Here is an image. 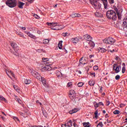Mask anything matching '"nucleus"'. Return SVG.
Returning a JSON list of instances; mask_svg holds the SVG:
<instances>
[{"mask_svg": "<svg viewBox=\"0 0 127 127\" xmlns=\"http://www.w3.org/2000/svg\"><path fill=\"white\" fill-rule=\"evenodd\" d=\"M114 10H108L106 13V16L108 19H112V20H117L118 17V19H122V13L118 10V8L115 7ZM116 12L117 13H116ZM117 14L118 17L117 16Z\"/></svg>", "mask_w": 127, "mask_h": 127, "instance_id": "1", "label": "nucleus"}, {"mask_svg": "<svg viewBox=\"0 0 127 127\" xmlns=\"http://www.w3.org/2000/svg\"><path fill=\"white\" fill-rule=\"evenodd\" d=\"M90 1L94 9L104 11V9L102 8V4L98 2V0H90Z\"/></svg>", "mask_w": 127, "mask_h": 127, "instance_id": "2", "label": "nucleus"}, {"mask_svg": "<svg viewBox=\"0 0 127 127\" xmlns=\"http://www.w3.org/2000/svg\"><path fill=\"white\" fill-rule=\"evenodd\" d=\"M31 73L32 76L35 77V78H36L38 80H39V81H41V82L43 83V85H44V86L46 85V80L44 77L41 76L40 74H39L38 72L35 70H32Z\"/></svg>", "mask_w": 127, "mask_h": 127, "instance_id": "3", "label": "nucleus"}, {"mask_svg": "<svg viewBox=\"0 0 127 127\" xmlns=\"http://www.w3.org/2000/svg\"><path fill=\"white\" fill-rule=\"evenodd\" d=\"M5 3L9 7L13 8L16 6L17 1L16 0H7Z\"/></svg>", "mask_w": 127, "mask_h": 127, "instance_id": "4", "label": "nucleus"}, {"mask_svg": "<svg viewBox=\"0 0 127 127\" xmlns=\"http://www.w3.org/2000/svg\"><path fill=\"white\" fill-rule=\"evenodd\" d=\"M11 46L14 49V54L16 56H18L19 53V49H18V47L17 46V44L15 43H11Z\"/></svg>", "mask_w": 127, "mask_h": 127, "instance_id": "5", "label": "nucleus"}, {"mask_svg": "<svg viewBox=\"0 0 127 127\" xmlns=\"http://www.w3.org/2000/svg\"><path fill=\"white\" fill-rule=\"evenodd\" d=\"M84 45L86 49H88V48H94L95 47V43L91 41H89V42H85L84 43Z\"/></svg>", "mask_w": 127, "mask_h": 127, "instance_id": "6", "label": "nucleus"}, {"mask_svg": "<svg viewBox=\"0 0 127 127\" xmlns=\"http://www.w3.org/2000/svg\"><path fill=\"white\" fill-rule=\"evenodd\" d=\"M120 29L124 30V31L127 32V16L123 20V24L122 27H119Z\"/></svg>", "mask_w": 127, "mask_h": 127, "instance_id": "7", "label": "nucleus"}, {"mask_svg": "<svg viewBox=\"0 0 127 127\" xmlns=\"http://www.w3.org/2000/svg\"><path fill=\"white\" fill-rule=\"evenodd\" d=\"M42 64L43 65H46V66H50V65H52L53 63H52L51 61L49 60L48 58H42Z\"/></svg>", "mask_w": 127, "mask_h": 127, "instance_id": "8", "label": "nucleus"}, {"mask_svg": "<svg viewBox=\"0 0 127 127\" xmlns=\"http://www.w3.org/2000/svg\"><path fill=\"white\" fill-rule=\"evenodd\" d=\"M103 42L106 44H110L111 45H112V44H114V43L116 42V40H115L114 38L110 37L104 39Z\"/></svg>", "mask_w": 127, "mask_h": 127, "instance_id": "9", "label": "nucleus"}, {"mask_svg": "<svg viewBox=\"0 0 127 127\" xmlns=\"http://www.w3.org/2000/svg\"><path fill=\"white\" fill-rule=\"evenodd\" d=\"M121 69L122 66H121V65H118V64H115L113 65V70L115 71V73H116V74H118V73H120Z\"/></svg>", "mask_w": 127, "mask_h": 127, "instance_id": "10", "label": "nucleus"}, {"mask_svg": "<svg viewBox=\"0 0 127 127\" xmlns=\"http://www.w3.org/2000/svg\"><path fill=\"white\" fill-rule=\"evenodd\" d=\"M48 26H50L53 30H56V27L57 26V25L58 24V23L56 22H47V23Z\"/></svg>", "mask_w": 127, "mask_h": 127, "instance_id": "11", "label": "nucleus"}, {"mask_svg": "<svg viewBox=\"0 0 127 127\" xmlns=\"http://www.w3.org/2000/svg\"><path fill=\"white\" fill-rule=\"evenodd\" d=\"M83 38L86 41H92L93 40L92 37L88 34L84 35Z\"/></svg>", "mask_w": 127, "mask_h": 127, "instance_id": "12", "label": "nucleus"}, {"mask_svg": "<svg viewBox=\"0 0 127 127\" xmlns=\"http://www.w3.org/2000/svg\"><path fill=\"white\" fill-rule=\"evenodd\" d=\"M103 2V5L105 9H108L109 8V4H108V0H101Z\"/></svg>", "mask_w": 127, "mask_h": 127, "instance_id": "13", "label": "nucleus"}, {"mask_svg": "<svg viewBox=\"0 0 127 127\" xmlns=\"http://www.w3.org/2000/svg\"><path fill=\"white\" fill-rule=\"evenodd\" d=\"M80 41V38L79 37H75L71 38V42L73 43H78Z\"/></svg>", "mask_w": 127, "mask_h": 127, "instance_id": "14", "label": "nucleus"}, {"mask_svg": "<svg viewBox=\"0 0 127 127\" xmlns=\"http://www.w3.org/2000/svg\"><path fill=\"white\" fill-rule=\"evenodd\" d=\"M70 16H71V17H72V18H74L75 17H81V14L78 13H73L70 15Z\"/></svg>", "mask_w": 127, "mask_h": 127, "instance_id": "15", "label": "nucleus"}, {"mask_svg": "<svg viewBox=\"0 0 127 127\" xmlns=\"http://www.w3.org/2000/svg\"><path fill=\"white\" fill-rule=\"evenodd\" d=\"M24 4H25V3L23 2L20 1H18L17 5L19 8H23V5H24Z\"/></svg>", "mask_w": 127, "mask_h": 127, "instance_id": "16", "label": "nucleus"}, {"mask_svg": "<svg viewBox=\"0 0 127 127\" xmlns=\"http://www.w3.org/2000/svg\"><path fill=\"white\" fill-rule=\"evenodd\" d=\"M25 33H26V34H27V35H28L29 37H30L31 38H33V39H35V36L30 33V32L28 31H25Z\"/></svg>", "mask_w": 127, "mask_h": 127, "instance_id": "17", "label": "nucleus"}, {"mask_svg": "<svg viewBox=\"0 0 127 127\" xmlns=\"http://www.w3.org/2000/svg\"><path fill=\"white\" fill-rule=\"evenodd\" d=\"M64 28V26L63 25H57V27L56 28L55 30H61Z\"/></svg>", "mask_w": 127, "mask_h": 127, "instance_id": "18", "label": "nucleus"}, {"mask_svg": "<svg viewBox=\"0 0 127 127\" xmlns=\"http://www.w3.org/2000/svg\"><path fill=\"white\" fill-rule=\"evenodd\" d=\"M6 73L7 74V75L8 76V77H9V78H11V77H10L9 76V74H8V73H9V74H10V75H11V76H12V77H14V74H13V72H12V71L11 70H6Z\"/></svg>", "mask_w": 127, "mask_h": 127, "instance_id": "19", "label": "nucleus"}, {"mask_svg": "<svg viewBox=\"0 0 127 127\" xmlns=\"http://www.w3.org/2000/svg\"><path fill=\"white\" fill-rule=\"evenodd\" d=\"M48 66L49 65H45V66H42V68H41V70L43 72H45V71H47V70H48Z\"/></svg>", "mask_w": 127, "mask_h": 127, "instance_id": "20", "label": "nucleus"}, {"mask_svg": "<svg viewBox=\"0 0 127 127\" xmlns=\"http://www.w3.org/2000/svg\"><path fill=\"white\" fill-rule=\"evenodd\" d=\"M78 111H79V109H78V108H74L72 111H69V114L70 115H72L73 114H75V113H77V112H78Z\"/></svg>", "mask_w": 127, "mask_h": 127, "instance_id": "21", "label": "nucleus"}, {"mask_svg": "<svg viewBox=\"0 0 127 127\" xmlns=\"http://www.w3.org/2000/svg\"><path fill=\"white\" fill-rule=\"evenodd\" d=\"M96 83V82H95L94 80H91L88 82V84L90 86H91V87H93V86H94L95 84Z\"/></svg>", "mask_w": 127, "mask_h": 127, "instance_id": "22", "label": "nucleus"}, {"mask_svg": "<svg viewBox=\"0 0 127 127\" xmlns=\"http://www.w3.org/2000/svg\"><path fill=\"white\" fill-rule=\"evenodd\" d=\"M24 83L26 84V85H29L31 83V80L29 79H26L24 80Z\"/></svg>", "mask_w": 127, "mask_h": 127, "instance_id": "23", "label": "nucleus"}, {"mask_svg": "<svg viewBox=\"0 0 127 127\" xmlns=\"http://www.w3.org/2000/svg\"><path fill=\"white\" fill-rule=\"evenodd\" d=\"M63 41H60L59 42L58 47H59V49H62V43H63Z\"/></svg>", "mask_w": 127, "mask_h": 127, "instance_id": "24", "label": "nucleus"}, {"mask_svg": "<svg viewBox=\"0 0 127 127\" xmlns=\"http://www.w3.org/2000/svg\"><path fill=\"white\" fill-rule=\"evenodd\" d=\"M84 127H90V123L89 122L87 123H82Z\"/></svg>", "mask_w": 127, "mask_h": 127, "instance_id": "25", "label": "nucleus"}, {"mask_svg": "<svg viewBox=\"0 0 127 127\" xmlns=\"http://www.w3.org/2000/svg\"><path fill=\"white\" fill-rule=\"evenodd\" d=\"M72 120H69V122H67V127H72Z\"/></svg>", "mask_w": 127, "mask_h": 127, "instance_id": "26", "label": "nucleus"}, {"mask_svg": "<svg viewBox=\"0 0 127 127\" xmlns=\"http://www.w3.org/2000/svg\"><path fill=\"white\" fill-rule=\"evenodd\" d=\"M15 100L19 103V104H22V101L21 100H20L19 98H18L17 97H15Z\"/></svg>", "mask_w": 127, "mask_h": 127, "instance_id": "27", "label": "nucleus"}, {"mask_svg": "<svg viewBox=\"0 0 127 127\" xmlns=\"http://www.w3.org/2000/svg\"><path fill=\"white\" fill-rule=\"evenodd\" d=\"M43 42L44 44H48V43H49V40L47 39H44L43 40Z\"/></svg>", "mask_w": 127, "mask_h": 127, "instance_id": "28", "label": "nucleus"}, {"mask_svg": "<svg viewBox=\"0 0 127 127\" xmlns=\"http://www.w3.org/2000/svg\"><path fill=\"white\" fill-rule=\"evenodd\" d=\"M69 97L70 99H71L72 101H73V100L75 99V97H76V96L75 95H69Z\"/></svg>", "mask_w": 127, "mask_h": 127, "instance_id": "29", "label": "nucleus"}, {"mask_svg": "<svg viewBox=\"0 0 127 127\" xmlns=\"http://www.w3.org/2000/svg\"><path fill=\"white\" fill-rule=\"evenodd\" d=\"M93 104L95 109H97L98 107H99V103H97L96 102H94Z\"/></svg>", "mask_w": 127, "mask_h": 127, "instance_id": "30", "label": "nucleus"}, {"mask_svg": "<svg viewBox=\"0 0 127 127\" xmlns=\"http://www.w3.org/2000/svg\"><path fill=\"white\" fill-rule=\"evenodd\" d=\"M0 100H1V101H4V102H6L5 98H4V97H3V96L1 95H0Z\"/></svg>", "mask_w": 127, "mask_h": 127, "instance_id": "31", "label": "nucleus"}, {"mask_svg": "<svg viewBox=\"0 0 127 127\" xmlns=\"http://www.w3.org/2000/svg\"><path fill=\"white\" fill-rule=\"evenodd\" d=\"M69 95H75V90H70Z\"/></svg>", "mask_w": 127, "mask_h": 127, "instance_id": "32", "label": "nucleus"}, {"mask_svg": "<svg viewBox=\"0 0 127 127\" xmlns=\"http://www.w3.org/2000/svg\"><path fill=\"white\" fill-rule=\"evenodd\" d=\"M83 60V57H82L80 60H79V63H80V64H82L83 65H86V63H84L83 64V61H82Z\"/></svg>", "mask_w": 127, "mask_h": 127, "instance_id": "33", "label": "nucleus"}, {"mask_svg": "<svg viewBox=\"0 0 127 127\" xmlns=\"http://www.w3.org/2000/svg\"><path fill=\"white\" fill-rule=\"evenodd\" d=\"M120 112L119 110H115L114 111L113 114H114V115H119V114H120Z\"/></svg>", "mask_w": 127, "mask_h": 127, "instance_id": "34", "label": "nucleus"}, {"mask_svg": "<svg viewBox=\"0 0 127 127\" xmlns=\"http://www.w3.org/2000/svg\"><path fill=\"white\" fill-rule=\"evenodd\" d=\"M0 118H1L4 122H5L6 121V118L4 116H2L1 115H0Z\"/></svg>", "mask_w": 127, "mask_h": 127, "instance_id": "35", "label": "nucleus"}, {"mask_svg": "<svg viewBox=\"0 0 127 127\" xmlns=\"http://www.w3.org/2000/svg\"><path fill=\"white\" fill-rule=\"evenodd\" d=\"M83 85H84V83H83V82H79L77 84L78 87H83Z\"/></svg>", "mask_w": 127, "mask_h": 127, "instance_id": "36", "label": "nucleus"}, {"mask_svg": "<svg viewBox=\"0 0 127 127\" xmlns=\"http://www.w3.org/2000/svg\"><path fill=\"white\" fill-rule=\"evenodd\" d=\"M99 126L101 127H104V125L103 124L102 122H100L97 125V127H98Z\"/></svg>", "mask_w": 127, "mask_h": 127, "instance_id": "37", "label": "nucleus"}, {"mask_svg": "<svg viewBox=\"0 0 127 127\" xmlns=\"http://www.w3.org/2000/svg\"><path fill=\"white\" fill-rule=\"evenodd\" d=\"M99 51L102 53H104V52H106V49L104 48H100Z\"/></svg>", "mask_w": 127, "mask_h": 127, "instance_id": "38", "label": "nucleus"}, {"mask_svg": "<svg viewBox=\"0 0 127 127\" xmlns=\"http://www.w3.org/2000/svg\"><path fill=\"white\" fill-rule=\"evenodd\" d=\"M13 119L14 121H15V122H19V119H18V118L16 117H14Z\"/></svg>", "mask_w": 127, "mask_h": 127, "instance_id": "39", "label": "nucleus"}, {"mask_svg": "<svg viewBox=\"0 0 127 127\" xmlns=\"http://www.w3.org/2000/svg\"><path fill=\"white\" fill-rule=\"evenodd\" d=\"M98 110H96L95 113H94V115H95V118H96L97 119V118H98Z\"/></svg>", "mask_w": 127, "mask_h": 127, "instance_id": "40", "label": "nucleus"}, {"mask_svg": "<svg viewBox=\"0 0 127 127\" xmlns=\"http://www.w3.org/2000/svg\"><path fill=\"white\" fill-rule=\"evenodd\" d=\"M98 69H99V66H98V65H95V66L93 67V69H94L95 71L98 70Z\"/></svg>", "mask_w": 127, "mask_h": 127, "instance_id": "41", "label": "nucleus"}, {"mask_svg": "<svg viewBox=\"0 0 127 127\" xmlns=\"http://www.w3.org/2000/svg\"><path fill=\"white\" fill-rule=\"evenodd\" d=\"M120 78H121V76H120V75H117L115 76L116 80H120Z\"/></svg>", "mask_w": 127, "mask_h": 127, "instance_id": "42", "label": "nucleus"}, {"mask_svg": "<svg viewBox=\"0 0 127 127\" xmlns=\"http://www.w3.org/2000/svg\"><path fill=\"white\" fill-rule=\"evenodd\" d=\"M62 36H64V37H65L66 36H68V33H67V32L64 33L62 34Z\"/></svg>", "mask_w": 127, "mask_h": 127, "instance_id": "43", "label": "nucleus"}, {"mask_svg": "<svg viewBox=\"0 0 127 127\" xmlns=\"http://www.w3.org/2000/svg\"><path fill=\"white\" fill-rule=\"evenodd\" d=\"M126 72V67H122V73L124 74Z\"/></svg>", "mask_w": 127, "mask_h": 127, "instance_id": "44", "label": "nucleus"}, {"mask_svg": "<svg viewBox=\"0 0 127 127\" xmlns=\"http://www.w3.org/2000/svg\"><path fill=\"white\" fill-rule=\"evenodd\" d=\"M58 73H59V75H58V77H62V73L60 71H58Z\"/></svg>", "mask_w": 127, "mask_h": 127, "instance_id": "45", "label": "nucleus"}, {"mask_svg": "<svg viewBox=\"0 0 127 127\" xmlns=\"http://www.w3.org/2000/svg\"><path fill=\"white\" fill-rule=\"evenodd\" d=\"M17 34H18L19 35V36H20L21 37H24L23 34H22L21 33H19V34H18V33H17Z\"/></svg>", "mask_w": 127, "mask_h": 127, "instance_id": "46", "label": "nucleus"}, {"mask_svg": "<svg viewBox=\"0 0 127 127\" xmlns=\"http://www.w3.org/2000/svg\"><path fill=\"white\" fill-rule=\"evenodd\" d=\"M34 17L35 18H37V19H38L39 18V16L38 15H37V14H35L34 15Z\"/></svg>", "mask_w": 127, "mask_h": 127, "instance_id": "47", "label": "nucleus"}, {"mask_svg": "<svg viewBox=\"0 0 127 127\" xmlns=\"http://www.w3.org/2000/svg\"><path fill=\"white\" fill-rule=\"evenodd\" d=\"M99 106H104V104L102 102H100L98 103Z\"/></svg>", "mask_w": 127, "mask_h": 127, "instance_id": "48", "label": "nucleus"}, {"mask_svg": "<svg viewBox=\"0 0 127 127\" xmlns=\"http://www.w3.org/2000/svg\"><path fill=\"white\" fill-rule=\"evenodd\" d=\"M16 92H17V93H19V94H20L21 91H20V89L19 88H18L16 90Z\"/></svg>", "mask_w": 127, "mask_h": 127, "instance_id": "49", "label": "nucleus"}, {"mask_svg": "<svg viewBox=\"0 0 127 127\" xmlns=\"http://www.w3.org/2000/svg\"><path fill=\"white\" fill-rule=\"evenodd\" d=\"M13 88H14V90H17L18 89L17 88V86H16V85H14L13 86Z\"/></svg>", "mask_w": 127, "mask_h": 127, "instance_id": "50", "label": "nucleus"}, {"mask_svg": "<svg viewBox=\"0 0 127 127\" xmlns=\"http://www.w3.org/2000/svg\"><path fill=\"white\" fill-rule=\"evenodd\" d=\"M71 85H72V82H68L67 83V86L68 87H70L71 86Z\"/></svg>", "mask_w": 127, "mask_h": 127, "instance_id": "51", "label": "nucleus"}, {"mask_svg": "<svg viewBox=\"0 0 127 127\" xmlns=\"http://www.w3.org/2000/svg\"><path fill=\"white\" fill-rule=\"evenodd\" d=\"M99 91L100 92V93H102L103 92V87H100Z\"/></svg>", "mask_w": 127, "mask_h": 127, "instance_id": "52", "label": "nucleus"}, {"mask_svg": "<svg viewBox=\"0 0 127 127\" xmlns=\"http://www.w3.org/2000/svg\"><path fill=\"white\" fill-rule=\"evenodd\" d=\"M110 3L112 4V3H114V0H108Z\"/></svg>", "mask_w": 127, "mask_h": 127, "instance_id": "53", "label": "nucleus"}, {"mask_svg": "<svg viewBox=\"0 0 127 127\" xmlns=\"http://www.w3.org/2000/svg\"><path fill=\"white\" fill-rule=\"evenodd\" d=\"M37 52H39V53H40L42 52V50L38 49V50H37Z\"/></svg>", "mask_w": 127, "mask_h": 127, "instance_id": "54", "label": "nucleus"}, {"mask_svg": "<svg viewBox=\"0 0 127 127\" xmlns=\"http://www.w3.org/2000/svg\"><path fill=\"white\" fill-rule=\"evenodd\" d=\"M110 104H111V102L109 101H108L106 103V106H110Z\"/></svg>", "mask_w": 127, "mask_h": 127, "instance_id": "55", "label": "nucleus"}, {"mask_svg": "<svg viewBox=\"0 0 127 127\" xmlns=\"http://www.w3.org/2000/svg\"><path fill=\"white\" fill-rule=\"evenodd\" d=\"M20 28H22L23 30H25L26 29V28H25V27H20Z\"/></svg>", "mask_w": 127, "mask_h": 127, "instance_id": "56", "label": "nucleus"}, {"mask_svg": "<svg viewBox=\"0 0 127 127\" xmlns=\"http://www.w3.org/2000/svg\"><path fill=\"white\" fill-rule=\"evenodd\" d=\"M91 75H92V76H94V77H96V73L95 72L91 73Z\"/></svg>", "mask_w": 127, "mask_h": 127, "instance_id": "57", "label": "nucleus"}, {"mask_svg": "<svg viewBox=\"0 0 127 127\" xmlns=\"http://www.w3.org/2000/svg\"><path fill=\"white\" fill-rule=\"evenodd\" d=\"M92 57H94V56L92 55H90L89 56V58L90 59H92Z\"/></svg>", "mask_w": 127, "mask_h": 127, "instance_id": "58", "label": "nucleus"}, {"mask_svg": "<svg viewBox=\"0 0 127 127\" xmlns=\"http://www.w3.org/2000/svg\"><path fill=\"white\" fill-rule=\"evenodd\" d=\"M2 115H3V116H5V117H6V114H5V113H4V112H1Z\"/></svg>", "mask_w": 127, "mask_h": 127, "instance_id": "59", "label": "nucleus"}, {"mask_svg": "<svg viewBox=\"0 0 127 127\" xmlns=\"http://www.w3.org/2000/svg\"><path fill=\"white\" fill-rule=\"evenodd\" d=\"M107 123H108V124H111V123L112 122L111 121H109V120H107Z\"/></svg>", "mask_w": 127, "mask_h": 127, "instance_id": "60", "label": "nucleus"}, {"mask_svg": "<svg viewBox=\"0 0 127 127\" xmlns=\"http://www.w3.org/2000/svg\"><path fill=\"white\" fill-rule=\"evenodd\" d=\"M122 66H123V67H126V64H125L124 63H123L122 64Z\"/></svg>", "mask_w": 127, "mask_h": 127, "instance_id": "61", "label": "nucleus"}, {"mask_svg": "<svg viewBox=\"0 0 127 127\" xmlns=\"http://www.w3.org/2000/svg\"><path fill=\"white\" fill-rule=\"evenodd\" d=\"M120 59V58H119V57L116 56V58H115L116 60H119Z\"/></svg>", "mask_w": 127, "mask_h": 127, "instance_id": "62", "label": "nucleus"}, {"mask_svg": "<svg viewBox=\"0 0 127 127\" xmlns=\"http://www.w3.org/2000/svg\"><path fill=\"white\" fill-rule=\"evenodd\" d=\"M29 2H32L33 1H34V0H28Z\"/></svg>", "mask_w": 127, "mask_h": 127, "instance_id": "63", "label": "nucleus"}, {"mask_svg": "<svg viewBox=\"0 0 127 127\" xmlns=\"http://www.w3.org/2000/svg\"><path fill=\"white\" fill-rule=\"evenodd\" d=\"M62 127H67V124L62 125Z\"/></svg>", "mask_w": 127, "mask_h": 127, "instance_id": "64", "label": "nucleus"}]
</instances>
